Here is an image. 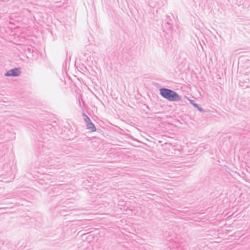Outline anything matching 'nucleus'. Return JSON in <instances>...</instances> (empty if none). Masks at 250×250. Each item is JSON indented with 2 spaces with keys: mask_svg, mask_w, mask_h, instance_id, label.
I'll list each match as a JSON object with an SVG mask.
<instances>
[{
  "mask_svg": "<svg viewBox=\"0 0 250 250\" xmlns=\"http://www.w3.org/2000/svg\"><path fill=\"white\" fill-rule=\"evenodd\" d=\"M166 241L168 242L166 244L171 250H185L184 247L185 243L182 239H180L174 236L168 235L166 237Z\"/></svg>",
  "mask_w": 250,
  "mask_h": 250,
  "instance_id": "obj_1",
  "label": "nucleus"
},
{
  "mask_svg": "<svg viewBox=\"0 0 250 250\" xmlns=\"http://www.w3.org/2000/svg\"><path fill=\"white\" fill-rule=\"evenodd\" d=\"M160 95L170 102H178L181 100V97L175 91L165 87L159 89Z\"/></svg>",
  "mask_w": 250,
  "mask_h": 250,
  "instance_id": "obj_2",
  "label": "nucleus"
},
{
  "mask_svg": "<svg viewBox=\"0 0 250 250\" xmlns=\"http://www.w3.org/2000/svg\"><path fill=\"white\" fill-rule=\"evenodd\" d=\"M43 140H38L35 141L34 146L35 154L38 156L41 155L43 156L45 155L47 152H45L48 149V146L50 145V141L48 140H45V139L42 138Z\"/></svg>",
  "mask_w": 250,
  "mask_h": 250,
  "instance_id": "obj_3",
  "label": "nucleus"
},
{
  "mask_svg": "<svg viewBox=\"0 0 250 250\" xmlns=\"http://www.w3.org/2000/svg\"><path fill=\"white\" fill-rule=\"evenodd\" d=\"M55 128V125L48 123L47 122H41L39 125H38L37 130L42 135V131H52V129Z\"/></svg>",
  "mask_w": 250,
  "mask_h": 250,
  "instance_id": "obj_4",
  "label": "nucleus"
},
{
  "mask_svg": "<svg viewBox=\"0 0 250 250\" xmlns=\"http://www.w3.org/2000/svg\"><path fill=\"white\" fill-rule=\"evenodd\" d=\"M83 116L84 117V121L85 123L86 128L90 130L91 132L96 131V128L90 119L85 113H83Z\"/></svg>",
  "mask_w": 250,
  "mask_h": 250,
  "instance_id": "obj_5",
  "label": "nucleus"
},
{
  "mask_svg": "<svg viewBox=\"0 0 250 250\" xmlns=\"http://www.w3.org/2000/svg\"><path fill=\"white\" fill-rule=\"evenodd\" d=\"M21 73L20 68H15L6 72L4 75L6 77H18L20 75Z\"/></svg>",
  "mask_w": 250,
  "mask_h": 250,
  "instance_id": "obj_6",
  "label": "nucleus"
},
{
  "mask_svg": "<svg viewBox=\"0 0 250 250\" xmlns=\"http://www.w3.org/2000/svg\"><path fill=\"white\" fill-rule=\"evenodd\" d=\"M9 125L5 120L2 117H0V132L4 133L9 130Z\"/></svg>",
  "mask_w": 250,
  "mask_h": 250,
  "instance_id": "obj_7",
  "label": "nucleus"
},
{
  "mask_svg": "<svg viewBox=\"0 0 250 250\" xmlns=\"http://www.w3.org/2000/svg\"><path fill=\"white\" fill-rule=\"evenodd\" d=\"M44 160L43 161V164H44V166L48 165L52 166L54 165V162H53L54 160H53L51 157L44 158Z\"/></svg>",
  "mask_w": 250,
  "mask_h": 250,
  "instance_id": "obj_8",
  "label": "nucleus"
},
{
  "mask_svg": "<svg viewBox=\"0 0 250 250\" xmlns=\"http://www.w3.org/2000/svg\"><path fill=\"white\" fill-rule=\"evenodd\" d=\"M189 101L190 103L192 105H193L194 106V107H196L198 109V111H199L200 112H202V113H204L205 112V110L203 108L200 107L198 104L195 103L194 100H189Z\"/></svg>",
  "mask_w": 250,
  "mask_h": 250,
  "instance_id": "obj_9",
  "label": "nucleus"
},
{
  "mask_svg": "<svg viewBox=\"0 0 250 250\" xmlns=\"http://www.w3.org/2000/svg\"><path fill=\"white\" fill-rule=\"evenodd\" d=\"M239 85L242 87L243 89H246L249 87V82H245L244 81H240Z\"/></svg>",
  "mask_w": 250,
  "mask_h": 250,
  "instance_id": "obj_10",
  "label": "nucleus"
},
{
  "mask_svg": "<svg viewBox=\"0 0 250 250\" xmlns=\"http://www.w3.org/2000/svg\"><path fill=\"white\" fill-rule=\"evenodd\" d=\"M163 27L166 28L167 30L170 29L172 27V23L169 21H166L164 24H162Z\"/></svg>",
  "mask_w": 250,
  "mask_h": 250,
  "instance_id": "obj_11",
  "label": "nucleus"
},
{
  "mask_svg": "<svg viewBox=\"0 0 250 250\" xmlns=\"http://www.w3.org/2000/svg\"><path fill=\"white\" fill-rule=\"evenodd\" d=\"M53 123L54 124H55V125H56V124H57V123H56V122H54Z\"/></svg>",
  "mask_w": 250,
  "mask_h": 250,
  "instance_id": "obj_12",
  "label": "nucleus"
},
{
  "mask_svg": "<svg viewBox=\"0 0 250 250\" xmlns=\"http://www.w3.org/2000/svg\"><path fill=\"white\" fill-rule=\"evenodd\" d=\"M167 18H170V16H167Z\"/></svg>",
  "mask_w": 250,
  "mask_h": 250,
  "instance_id": "obj_13",
  "label": "nucleus"
}]
</instances>
